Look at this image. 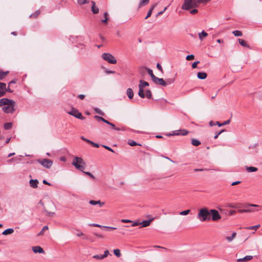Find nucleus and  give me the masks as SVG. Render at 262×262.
<instances>
[{"mask_svg": "<svg viewBox=\"0 0 262 262\" xmlns=\"http://www.w3.org/2000/svg\"><path fill=\"white\" fill-rule=\"evenodd\" d=\"M197 218L201 222L209 221L211 220V213L210 209L204 207L199 210Z\"/></svg>", "mask_w": 262, "mask_h": 262, "instance_id": "nucleus-1", "label": "nucleus"}, {"mask_svg": "<svg viewBox=\"0 0 262 262\" xmlns=\"http://www.w3.org/2000/svg\"><path fill=\"white\" fill-rule=\"evenodd\" d=\"M72 164L75 167V168L81 171L84 169L86 166V163L84 160L80 157H75L73 160Z\"/></svg>", "mask_w": 262, "mask_h": 262, "instance_id": "nucleus-2", "label": "nucleus"}, {"mask_svg": "<svg viewBox=\"0 0 262 262\" xmlns=\"http://www.w3.org/2000/svg\"><path fill=\"white\" fill-rule=\"evenodd\" d=\"M198 4H200V3L198 2V0H185L182 5V9L188 10L191 8L198 7Z\"/></svg>", "mask_w": 262, "mask_h": 262, "instance_id": "nucleus-3", "label": "nucleus"}, {"mask_svg": "<svg viewBox=\"0 0 262 262\" xmlns=\"http://www.w3.org/2000/svg\"><path fill=\"white\" fill-rule=\"evenodd\" d=\"M149 86L148 82H147L144 80H140L139 81V90L138 95L142 98H145V95L144 94V88L145 86Z\"/></svg>", "mask_w": 262, "mask_h": 262, "instance_id": "nucleus-4", "label": "nucleus"}, {"mask_svg": "<svg viewBox=\"0 0 262 262\" xmlns=\"http://www.w3.org/2000/svg\"><path fill=\"white\" fill-rule=\"evenodd\" d=\"M101 57L103 60L107 61L110 63L116 64L117 63V60L115 59V57L110 53H103Z\"/></svg>", "mask_w": 262, "mask_h": 262, "instance_id": "nucleus-5", "label": "nucleus"}, {"mask_svg": "<svg viewBox=\"0 0 262 262\" xmlns=\"http://www.w3.org/2000/svg\"><path fill=\"white\" fill-rule=\"evenodd\" d=\"M37 161L46 168H50L53 164V161L48 159H38Z\"/></svg>", "mask_w": 262, "mask_h": 262, "instance_id": "nucleus-6", "label": "nucleus"}, {"mask_svg": "<svg viewBox=\"0 0 262 262\" xmlns=\"http://www.w3.org/2000/svg\"><path fill=\"white\" fill-rule=\"evenodd\" d=\"M211 213V220L213 221H216L221 219V216L219 211L215 209H210Z\"/></svg>", "mask_w": 262, "mask_h": 262, "instance_id": "nucleus-7", "label": "nucleus"}, {"mask_svg": "<svg viewBox=\"0 0 262 262\" xmlns=\"http://www.w3.org/2000/svg\"><path fill=\"white\" fill-rule=\"evenodd\" d=\"M68 114L78 119L81 120H83L84 119V117L82 116L81 113H79L76 109L74 108H72L71 111L68 112Z\"/></svg>", "mask_w": 262, "mask_h": 262, "instance_id": "nucleus-8", "label": "nucleus"}, {"mask_svg": "<svg viewBox=\"0 0 262 262\" xmlns=\"http://www.w3.org/2000/svg\"><path fill=\"white\" fill-rule=\"evenodd\" d=\"M6 91H8L9 92H12L9 88L6 89V84L5 83L0 82V97H3L5 94Z\"/></svg>", "mask_w": 262, "mask_h": 262, "instance_id": "nucleus-9", "label": "nucleus"}, {"mask_svg": "<svg viewBox=\"0 0 262 262\" xmlns=\"http://www.w3.org/2000/svg\"><path fill=\"white\" fill-rule=\"evenodd\" d=\"M15 104L7 105L2 108L3 111L6 113H12L14 111Z\"/></svg>", "mask_w": 262, "mask_h": 262, "instance_id": "nucleus-10", "label": "nucleus"}, {"mask_svg": "<svg viewBox=\"0 0 262 262\" xmlns=\"http://www.w3.org/2000/svg\"><path fill=\"white\" fill-rule=\"evenodd\" d=\"M15 101L13 100L9 99L8 98H3L0 99V106H3L5 105H9L15 104Z\"/></svg>", "mask_w": 262, "mask_h": 262, "instance_id": "nucleus-11", "label": "nucleus"}, {"mask_svg": "<svg viewBox=\"0 0 262 262\" xmlns=\"http://www.w3.org/2000/svg\"><path fill=\"white\" fill-rule=\"evenodd\" d=\"M152 81L156 84H159L160 85L166 86L167 85V82H165L163 78H159L156 76L152 80Z\"/></svg>", "mask_w": 262, "mask_h": 262, "instance_id": "nucleus-12", "label": "nucleus"}, {"mask_svg": "<svg viewBox=\"0 0 262 262\" xmlns=\"http://www.w3.org/2000/svg\"><path fill=\"white\" fill-rule=\"evenodd\" d=\"M141 72H144L145 71H147L148 74L150 76L151 80H152L154 78L156 77V76L154 74L152 71L148 68H142L140 69Z\"/></svg>", "mask_w": 262, "mask_h": 262, "instance_id": "nucleus-13", "label": "nucleus"}, {"mask_svg": "<svg viewBox=\"0 0 262 262\" xmlns=\"http://www.w3.org/2000/svg\"><path fill=\"white\" fill-rule=\"evenodd\" d=\"M32 250L35 253H43L45 252L43 249L40 246L32 247Z\"/></svg>", "mask_w": 262, "mask_h": 262, "instance_id": "nucleus-14", "label": "nucleus"}, {"mask_svg": "<svg viewBox=\"0 0 262 262\" xmlns=\"http://www.w3.org/2000/svg\"><path fill=\"white\" fill-rule=\"evenodd\" d=\"M253 258V256L251 255H247L242 258H238L237 259L238 262H246L251 260Z\"/></svg>", "mask_w": 262, "mask_h": 262, "instance_id": "nucleus-15", "label": "nucleus"}, {"mask_svg": "<svg viewBox=\"0 0 262 262\" xmlns=\"http://www.w3.org/2000/svg\"><path fill=\"white\" fill-rule=\"evenodd\" d=\"M92 4L91 11L94 14H97L99 12V8L96 6L95 3L94 1H92Z\"/></svg>", "mask_w": 262, "mask_h": 262, "instance_id": "nucleus-16", "label": "nucleus"}, {"mask_svg": "<svg viewBox=\"0 0 262 262\" xmlns=\"http://www.w3.org/2000/svg\"><path fill=\"white\" fill-rule=\"evenodd\" d=\"M31 187L33 188H36L38 187V181L37 180L31 179L29 182Z\"/></svg>", "mask_w": 262, "mask_h": 262, "instance_id": "nucleus-17", "label": "nucleus"}, {"mask_svg": "<svg viewBox=\"0 0 262 262\" xmlns=\"http://www.w3.org/2000/svg\"><path fill=\"white\" fill-rule=\"evenodd\" d=\"M89 203L92 205H99L100 207H102L104 205V202H102L100 201L90 200Z\"/></svg>", "mask_w": 262, "mask_h": 262, "instance_id": "nucleus-18", "label": "nucleus"}, {"mask_svg": "<svg viewBox=\"0 0 262 262\" xmlns=\"http://www.w3.org/2000/svg\"><path fill=\"white\" fill-rule=\"evenodd\" d=\"M207 75L205 72H199L197 74V77L200 79H205L207 78Z\"/></svg>", "mask_w": 262, "mask_h": 262, "instance_id": "nucleus-19", "label": "nucleus"}, {"mask_svg": "<svg viewBox=\"0 0 262 262\" xmlns=\"http://www.w3.org/2000/svg\"><path fill=\"white\" fill-rule=\"evenodd\" d=\"M127 95L129 99H131L134 96V92L131 88H128L126 91Z\"/></svg>", "mask_w": 262, "mask_h": 262, "instance_id": "nucleus-20", "label": "nucleus"}, {"mask_svg": "<svg viewBox=\"0 0 262 262\" xmlns=\"http://www.w3.org/2000/svg\"><path fill=\"white\" fill-rule=\"evenodd\" d=\"M239 43L243 47H246L248 48H250L249 45L247 43V42L243 39H238Z\"/></svg>", "mask_w": 262, "mask_h": 262, "instance_id": "nucleus-21", "label": "nucleus"}, {"mask_svg": "<svg viewBox=\"0 0 262 262\" xmlns=\"http://www.w3.org/2000/svg\"><path fill=\"white\" fill-rule=\"evenodd\" d=\"M152 220L143 221L142 222H140V225H141L143 227H146L150 225Z\"/></svg>", "mask_w": 262, "mask_h": 262, "instance_id": "nucleus-22", "label": "nucleus"}, {"mask_svg": "<svg viewBox=\"0 0 262 262\" xmlns=\"http://www.w3.org/2000/svg\"><path fill=\"white\" fill-rule=\"evenodd\" d=\"M245 169L248 172H255L257 170V168L256 167L252 166H246Z\"/></svg>", "mask_w": 262, "mask_h": 262, "instance_id": "nucleus-23", "label": "nucleus"}, {"mask_svg": "<svg viewBox=\"0 0 262 262\" xmlns=\"http://www.w3.org/2000/svg\"><path fill=\"white\" fill-rule=\"evenodd\" d=\"M14 232V230L12 228H8L5 230H4L2 234L4 235H8V234H11L12 233H13Z\"/></svg>", "mask_w": 262, "mask_h": 262, "instance_id": "nucleus-24", "label": "nucleus"}, {"mask_svg": "<svg viewBox=\"0 0 262 262\" xmlns=\"http://www.w3.org/2000/svg\"><path fill=\"white\" fill-rule=\"evenodd\" d=\"M250 207H259V205L253 204H247L244 205L245 210H253V209L249 208Z\"/></svg>", "mask_w": 262, "mask_h": 262, "instance_id": "nucleus-25", "label": "nucleus"}, {"mask_svg": "<svg viewBox=\"0 0 262 262\" xmlns=\"http://www.w3.org/2000/svg\"><path fill=\"white\" fill-rule=\"evenodd\" d=\"M208 34L205 32L204 31H202L201 33L199 34V38L200 40H203L205 37H207Z\"/></svg>", "mask_w": 262, "mask_h": 262, "instance_id": "nucleus-26", "label": "nucleus"}, {"mask_svg": "<svg viewBox=\"0 0 262 262\" xmlns=\"http://www.w3.org/2000/svg\"><path fill=\"white\" fill-rule=\"evenodd\" d=\"M191 144L193 146H198L200 145L201 144V143L199 140H198L196 139H192L191 140Z\"/></svg>", "mask_w": 262, "mask_h": 262, "instance_id": "nucleus-27", "label": "nucleus"}, {"mask_svg": "<svg viewBox=\"0 0 262 262\" xmlns=\"http://www.w3.org/2000/svg\"><path fill=\"white\" fill-rule=\"evenodd\" d=\"M95 118H96L98 120H100V121H102V122L106 123V124H110L109 123V121L104 119L103 117H100V116H95Z\"/></svg>", "mask_w": 262, "mask_h": 262, "instance_id": "nucleus-28", "label": "nucleus"}, {"mask_svg": "<svg viewBox=\"0 0 262 262\" xmlns=\"http://www.w3.org/2000/svg\"><path fill=\"white\" fill-rule=\"evenodd\" d=\"M145 95V97H146L148 99H150L152 96L151 92L149 90H147L145 91V93H144Z\"/></svg>", "mask_w": 262, "mask_h": 262, "instance_id": "nucleus-29", "label": "nucleus"}, {"mask_svg": "<svg viewBox=\"0 0 262 262\" xmlns=\"http://www.w3.org/2000/svg\"><path fill=\"white\" fill-rule=\"evenodd\" d=\"M149 0H141L139 4V7H141L144 5H146L149 3Z\"/></svg>", "mask_w": 262, "mask_h": 262, "instance_id": "nucleus-30", "label": "nucleus"}, {"mask_svg": "<svg viewBox=\"0 0 262 262\" xmlns=\"http://www.w3.org/2000/svg\"><path fill=\"white\" fill-rule=\"evenodd\" d=\"M259 227H260V225H257L255 226L247 227L245 228V229H246L247 230H253L254 229V230H256L257 229L259 228Z\"/></svg>", "mask_w": 262, "mask_h": 262, "instance_id": "nucleus-31", "label": "nucleus"}, {"mask_svg": "<svg viewBox=\"0 0 262 262\" xmlns=\"http://www.w3.org/2000/svg\"><path fill=\"white\" fill-rule=\"evenodd\" d=\"M40 13V10H36L34 13L31 14L29 17L36 18L39 15Z\"/></svg>", "mask_w": 262, "mask_h": 262, "instance_id": "nucleus-32", "label": "nucleus"}, {"mask_svg": "<svg viewBox=\"0 0 262 262\" xmlns=\"http://www.w3.org/2000/svg\"><path fill=\"white\" fill-rule=\"evenodd\" d=\"M236 234L235 232H233L231 236H227L226 237V238L227 239V240L229 242H231L234 238V237H235Z\"/></svg>", "mask_w": 262, "mask_h": 262, "instance_id": "nucleus-33", "label": "nucleus"}, {"mask_svg": "<svg viewBox=\"0 0 262 262\" xmlns=\"http://www.w3.org/2000/svg\"><path fill=\"white\" fill-rule=\"evenodd\" d=\"M12 124L10 122H7L4 124V127L5 129H9L12 127Z\"/></svg>", "mask_w": 262, "mask_h": 262, "instance_id": "nucleus-34", "label": "nucleus"}, {"mask_svg": "<svg viewBox=\"0 0 262 262\" xmlns=\"http://www.w3.org/2000/svg\"><path fill=\"white\" fill-rule=\"evenodd\" d=\"M128 144L131 146H136V145H141V144L137 143L136 142H135V141H133V140H129L128 141Z\"/></svg>", "mask_w": 262, "mask_h": 262, "instance_id": "nucleus-35", "label": "nucleus"}, {"mask_svg": "<svg viewBox=\"0 0 262 262\" xmlns=\"http://www.w3.org/2000/svg\"><path fill=\"white\" fill-rule=\"evenodd\" d=\"M242 205L241 204H236L235 205L230 204V205H229V207H230L231 208H233L239 209L242 207Z\"/></svg>", "mask_w": 262, "mask_h": 262, "instance_id": "nucleus-36", "label": "nucleus"}, {"mask_svg": "<svg viewBox=\"0 0 262 262\" xmlns=\"http://www.w3.org/2000/svg\"><path fill=\"white\" fill-rule=\"evenodd\" d=\"M232 33L235 36H242L243 34L242 32L238 30H235L232 32Z\"/></svg>", "mask_w": 262, "mask_h": 262, "instance_id": "nucleus-37", "label": "nucleus"}, {"mask_svg": "<svg viewBox=\"0 0 262 262\" xmlns=\"http://www.w3.org/2000/svg\"><path fill=\"white\" fill-rule=\"evenodd\" d=\"M255 211L254 210H245V209H238V212L239 213H245V212H252Z\"/></svg>", "mask_w": 262, "mask_h": 262, "instance_id": "nucleus-38", "label": "nucleus"}, {"mask_svg": "<svg viewBox=\"0 0 262 262\" xmlns=\"http://www.w3.org/2000/svg\"><path fill=\"white\" fill-rule=\"evenodd\" d=\"M114 253L118 257H120L121 255V253H120V251L118 249H116L114 250Z\"/></svg>", "mask_w": 262, "mask_h": 262, "instance_id": "nucleus-39", "label": "nucleus"}, {"mask_svg": "<svg viewBox=\"0 0 262 262\" xmlns=\"http://www.w3.org/2000/svg\"><path fill=\"white\" fill-rule=\"evenodd\" d=\"M190 212V210L188 209L184 211H182L179 213V214L181 215H186L188 214Z\"/></svg>", "mask_w": 262, "mask_h": 262, "instance_id": "nucleus-40", "label": "nucleus"}, {"mask_svg": "<svg viewBox=\"0 0 262 262\" xmlns=\"http://www.w3.org/2000/svg\"><path fill=\"white\" fill-rule=\"evenodd\" d=\"M93 258L96 259H103L104 258L102 255H94L93 256Z\"/></svg>", "mask_w": 262, "mask_h": 262, "instance_id": "nucleus-41", "label": "nucleus"}, {"mask_svg": "<svg viewBox=\"0 0 262 262\" xmlns=\"http://www.w3.org/2000/svg\"><path fill=\"white\" fill-rule=\"evenodd\" d=\"M77 2L80 5H82L88 3L89 1L88 0H78Z\"/></svg>", "mask_w": 262, "mask_h": 262, "instance_id": "nucleus-42", "label": "nucleus"}, {"mask_svg": "<svg viewBox=\"0 0 262 262\" xmlns=\"http://www.w3.org/2000/svg\"><path fill=\"white\" fill-rule=\"evenodd\" d=\"M107 16H108V13H107V12H105V13H104V19H102V20H101V21H102V23H107V19H108V18H107Z\"/></svg>", "mask_w": 262, "mask_h": 262, "instance_id": "nucleus-43", "label": "nucleus"}, {"mask_svg": "<svg viewBox=\"0 0 262 262\" xmlns=\"http://www.w3.org/2000/svg\"><path fill=\"white\" fill-rule=\"evenodd\" d=\"M110 124H108V125H111L112 126V127L116 130H120L121 129L120 128H118V127H116L115 125L111 122H109Z\"/></svg>", "mask_w": 262, "mask_h": 262, "instance_id": "nucleus-44", "label": "nucleus"}, {"mask_svg": "<svg viewBox=\"0 0 262 262\" xmlns=\"http://www.w3.org/2000/svg\"><path fill=\"white\" fill-rule=\"evenodd\" d=\"M82 172H83L86 175L89 176L92 179H95V176L92 173H91L90 172H89V171L85 172V171H83Z\"/></svg>", "mask_w": 262, "mask_h": 262, "instance_id": "nucleus-45", "label": "nucleus"}, {"mask_svg": "<svg viewBox=\"0 0 262 262\" xmlns=\"http://www.w3.org/2000/svg\"><path fill=\"white\" fill-rule=\"evenodd\" d=\"M225 131V129H222V130H221L220 132H216V133H215V136H214V139H216L218 138L219 136L221 134H222V133L224 132Z\"/></svg>", "mask_w": 262, "mask_h": 262, "instance_id": "nucleus-46", "label": "nucleus"}, {"mask_svg": "<svg viewBox=\"0 0 262 262\" xmlns=\"http://www.w3.org/2000/svg\"><path fill=\"white\" fill-rule=\"evenodd\" d=\"M180 132H181V133H180V135H183V136L186 135L188 133V132L185 129L180 130Z\"/></svg>", "mask_w": 262, "mask_h": 262, "instance_id": "nucleus-47", "label": "nucleus"}, {"mask_svg": "<svg viewBox=\"0 0 262 262\" xmlns=\"http://www.w3.org/2000/svg\"><path fill=\"white\" fill-rule=\"evenodd\" d=\"M194 55H192V54H191V55H187V56H186V60H192V59H194Z\"/></svg>", "mask_w": 262, "mask_h": 262, "instance_id": "nucleus-48", "label": "nucleus"}, {"mask_svg": "<svg viewBox=\"0 0 262 262\" xmlns=\"http://www.w3.org/2000/svg\"><path fill=\"white\" fill-rule=\"evenodd\" d=\"M48 227L47 226H44V227L42 228V229L41 231L40 232V233H39V235H41V234H43V233L45 231H46L47 230H48Z\"/></svg>", "mask_w": 262, "mask_h": 262, "instance_id": "nucleus-49", "label": "nucleus"}, {"mask_svg": "<svg viewBox=\"0 0 262 262\" xmlns=\"http://www.w3.org/2000/svg\"><path fill=\"white\" fill-rule=\"evenodd\" d=\"M89 143L91 144L93 146L95 147L98 148L99 147V145L98 144L95 143L91 140L90 142H89Z\"/></svg>", "mask_w": 262, "mask_h": 262, "instance_id": "nucleus-50", "label": "nucleus"}, {"mask_svg": "<svg viewBox=\"0 0 262 262\" xmlns=\"http://www.w3.org/2000/svg\"><path fill=\"white\" fill-rule=\"evenodd\" d=\"M179 132H180V130H174L173 132V133L172 134H170L168 135L169 136L180 135V133H179Z\"/></svg>", "mask_w": 262, "mask_h": 262, "instance_id": "nucleus-51", "label": "nucleus"}, {"mask_svg": "<svg viewBox=\"0 0 262 262\" xmlns=\"http://www.w3.org/2000/svg\"><path fill=\"white\" fill-rule=\"evenodd\" d=\"M174 79L171 78V79H167L165 81L167 82V84H171V83H173L174 82Z\"/></svg>", "mask_w": 262, "mask_h": 262, "instance_id": "nucleus-52", "label": "nucleus"}, {"mask_svg": "<svg viewBox=\"0 0 262 262\" xmlns=\"http://www.w3.org/2000/svg\"><path fill=\"white\" fill-rule=\"evenodd\" d=\"M132 223H133V224H132V226H133V227L137 226L140 225V222L139 221H135V222L133 221Z\"/></svg>", "mask_w": 262, "mask_h": 262, "instance_id": "nucleus-53", "label": "nucleus"}, {"mask_svg": "<svg viewBox=\"0 0 262 262\" xmlns=\"http://www.w3.org/2000/svg\"><path fill=\"white\" fill-rule=\"evenodd\" d=\"M102 146H103L104 148H105V149H107V150H109V151H111V152H114V150H113V149H112L111 147H110L109 146H106V145H102Z\"/></svg>", "mask_w": 262, "mask_h": 262, "instance_id": "nucleus-54", "label": "nucleus"}, {"mask_svg": "<svg viewBox=\"0 0 262 262\" xmlns=\"http://www.w3.org/2000/svg\"><path fill=\"white\" fill-rule=\"evenodd\" d=\"M200 63V61H198L196 62H194L192 64V68L193 69H195L197 67V64Z\"/></svg>", "mask_w": 262, "mask_h": 262, "instance_id": "nucleus-55", "label": "nucleus"}, {"mask_svg": "<svg viewBox=\"0 0 262 262\" xmlns=\"http://www.w3.org/2000/svg\"><path fill=\"white\" fill-rule=\"evenodd\" d=\"M90 226H93V227H99V228H103V226H101L99 224H90Z\"/></svg>", "mask_w": 262, "mask_h": 262, "instance_id": "nucleus-56", "label": "nucleus"}, {"mask_svg": "<svg viewBox=\"0 0 262 262\" xmlns=\"http://www.w3.org/2000/svg\"><path fill=\"white\" fill-rule=\"evenodd\" d=\"M121 222L126 223H132L133 221L129 220L122 219L121 220Z\"/></svg>", "mask_w": 262, "mask_h": 262, "instance_id": "nucleus-57", "label": "nucleus"}, {"mask_svg": "<svg viewBox=\"0 0 262 262\" xmlns=\"http://www.w3.org/2000/svg\"><path fill=\"white\" fill-rule=\"evenodd\" d=\"M108 254H109V251L106 250L104 252V254H102V255L104 258H105L108 256Z\"/></svg>", "mask_w": 262, "mask_h": 262, "instance_id": "nucleus-58", "label": "nucleus"}, {"mask_svg": "<svg viewBox=\"0 0 262 262\" xmlns=\"http://www.w3.org/2000/svg\"><path fill=\"white\" fill-rule=\"evenodd\" d=\"M95 111L96 112H97V113H98L101 115H103V113L101 111L99 110V108H95Z\"/></svg>", "mask_w": 262, "mask_h": 262, "instance_id": "nucleus-59", "label": "nucleus"}, {"mask_svg": "<svg viewBox=\"0 0 262 262\" xmlns=\"http://www.w3.org/2000/svg\"><path fill=\"white\" fill-rule=\"evenodd\" d=\"M46 215L49 216H52L54 214V212H49L48 211H46Z\"/></svg>", "mask_w": 262, "mask_h": 262, "instance_id": "nucleus-60", "label": "nucleus"}, {"mask_svg": "<svg viewBox=\"0 0 262 262\" xmlns=\"http://www.w3.org/2000/svg\"><path fill=\"white\" fill-rule=\"evenodd\" d=\"M80 138H81V140H83V141H84L86 142H87V143H89V142H90V140H89V139H87L85 138L84 137V136H81V137H80Z\"/></svg>", "mask_w": 262, "mask_h": 262, "instance_id": "nucleus-61", "label": "nucleus"}, {"mask_svg": "<svg viewBox=\"0 0 262 262\" xmlns=\"http://www.w3.org/2000/svg\"><path fill=\"white\" fill-rule=\"evenodd\" d=\"M151 14H152V12L151 11V10H149L146 16L145 17V19H147L148 17H149L151 16Z\"/></svg>", "mask_w": 262, "mask_h": 262, "instance_id": "nucleus-62", "label": "nucleus"}, {"mask_svg": "<svg viewBox=\"0 0 262 262\" xmlns=\"http://www.w3.org/2000/svg\"><path fill=\"white\" fill-rule=\"evenodd\" d=\"M198 12V10L197 9H194L192 10L191 11H190V13L192 14H194Z\"/></svg>", "mask_w": 262, "mask_h": 262, "instance_id": "nucleus-63", "label": "nucleus"}, {"mask_svg": "<svg viewBox=\"0 0 262 262\" xmlns=\"http://www.w3.org/2000/svg\"><path fill=\"white\" fill-rule=\"evenodd\" d=\"M83 239H87V240H89L91 242H93L94 241L93 239H92V238L87 236H85L84 237H83Z\"/></svg>", "mask_w": 262, "mask_h": 262, "instance_id": "nucleus-64", "label": "nucleus"}]
</instances>
